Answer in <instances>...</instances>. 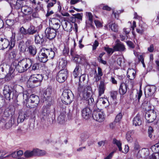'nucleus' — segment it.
<instances>
[{"mask_svg":"<svg viewBox=\"0 0 159 159\" xmlns=\"http://www.w3.org/2000/svg\"><path fill=\"white\" fill-rule=\"evenodd\" d=\"M80 92V96L83 100H86L89 105L94 103L91 87L90 86L86 87L80 86L78 88Z\"/></svg>","mask_w":159,"mask_h":159,"instance_id":"f257e3e1","label":"nucleus"},{"mask_svg":"<svg viewBox=\"0 0 159 159\" xmlns=\"http://www.w3.org/2000/svg\"><path fill=\"white\" fill-rule=\"evenodd\" d=\"M43 79L41 74L32 75L27 82V85L30 88H34L40 85Z\"/></svg>","mask_w":159,"mask_h":159,"instance_id":"f03ea898","label":"nucleus"},{"mask_svg":"<svg viewBox=\"0 0 159 159\" xmlns=\"http://www.w3.org/2000/svg\"><path fill=\"white\" fill-rule=\"evenodd\" d=\"M16 40L15 35H12L11 37L10 42L6 38L0 39V44L2 46L1 48L4 49L9 47V50H11L15 46Z\"/></svg>","mask_w":159,"mask_h":159,"instance_id":"7ed1b4c3","label":"nucleus"},{"mask_svg":"<svg viewBox=\"0 0 159 159\" xmlns=\"http://www.w3.org/2000/svg\"><path fill=\"white\" fill-rule=\"evenodd\" d=\"M32 60L28 58L25 60H23L19 61L16 68L19 73L23 72L31 67Z\"/></svg>","mask_w":159,"mask_h":159,"instance_id":"20e7f679","label":"nucleus"},{"mask_svg":"<svg viewBox=\"0 0 159 159\" xmlns=\"http://www.w3.org/2000/svg\"><path fill=\"white\" fill-rule=\"evenodd\" d=\"M73 98L74 95L72 93L69 89L64 90L61 97L62 102L66 105L70 104Z\"/></svg>","mask_w":159,"mask_h":159,"instance_id":"39448f33","label":"nucleus"},{"mask_svg":"<svg viewBox=\"0 0 159 159\" xmlns=\"http://www.w3.org/2000/svg\"><path fill=\"white\" fill-rule=\"evenodd\" d=\"M39 102V97L33 94L30 96L26 101V105L30 108H34L37 107Z\"/></svg>","mask_w":159,"mask_h":159,"instance_id":"423d86ee","label":"nucleus"},{"mask_svg":"<svg viewBox=\"0 0 159 159\" xmlns=\"http://www.w3.org/2000/svg\"><path fill=\"white\" fill-rule=\"evenodd\" d=\"M157 116L156 112L152 110L147 112L145 114V118L148 123H152L156 119Z\"/></svg>","mask_w":159,"mask_h":159,"instance_id":"0eeeda50","label":"nucleus"},{"mask_svg":"<svg viewBox=\"0 0 159 159\" xmlns=\"http://www.w3.org/2000/svg\"><path fill=\"white\" fill-rule=\"evenodd\" d=\"M67 71L66 69L60 70L58 73L56 79L59 83H61L65 81L67 78Z\"/></svg>","mask_w":159,"mask_h":159,"instance_id":"6e6552de","label":"nucleus"},{"mask_svg":"<svg viewBox=\"0 0 159 159\" xmlns=\"http://www.w3.org/2000/svg\"><path fill=\"white\" fill-rule=\"evenodd\" d=\"M57 30L51 27L47 28L45 33L47 38L50 40L54 39L57 35Z\"/></svg>","mask_w":159,"mask_h":159,"instance_id":"1a4fd4ad","label":"nucleus"},{"mask_svg":"<svg viewBox=\"0 0 159 159\" xmlns=\"http://www.w3.org/2000/svg\"><path fill=\"white\" fill-rule=\"evenodd\" d=\"M12 9H19L22 7V2L20 0H7Z\"/></svg>","mask_w":159,"mask_h":159,"instance_id":"9d476101","label":"nucleus"},{"mask_svg":"<svg viewBox=\"0 0 159 159\" xmlns=\"http://www.w3.org/2000/svg\"><path fill=\"white\" fill-rule=\"evenodd\" d=\"M93 117L94 120L99 122H102L105 120L104 113L101 111H94L93 114Z\"/></svg>","mask_w":159,"mask_h":159,"instance_id":"9b49d317","label":"nucleus"},{"mask_svg":"<svg viewBox=\"0 0 159 159\" xmlns=\"http://www.w3.org/2000/svg\"><path fill=\"white\" fill-rule=\"evenodd\" d=\"M156 90V87L153 85L146 86L145 88V94L146 97L153 95Z\"/></svg>","mask_w":159,"mask_h":159,"instance_id":"f8f14e48","label":"nucleus"},{"mask_svg":"<svg viewBox=\"0 0 159 159\" xmlns=\"http://www.w3.org/2000/svg\"><path fill=\"white\" fill-rule=\"evenodd\" d=\"M62 26L65 31L70 32L73 28L74 22L64 20L62 22Z\"/></svg>","mask_w":159,"mask_h":159,"instance_id":"ddd939ff","label":"nucleus"},{"mask_svg":"<svg viewBox=\"0 0 159 159\" xmlns=\"http://www.w3.org/2000/svg\"><path fill=\"white\" fill-rule=\"evenodd\" d=\"M3 93L5 98L7 100H10L13 97V94H11L12 91L9 87L7 85L4 86L3 89Z\"/></svg>","mask_w":159,"mask_h":159,"instance_id":"4468645a","label":"nucleus"},{"mask_svg":"<svg viewBox=\"0 0 159 159\" xmlns=\"http://www.w3.org/2000/svg\"><path fill=\"white\" fill-rule=\"evenodd\" d=\"M30 116V111L28 110L25 111L23 114L21 113L19 114L17 119V124L23 122L26 118L29 117Z\"/></svg>","mask_w":159,"mask_h":159,"instance_id":"2eb2a0df","label":"nucleus"},{"mask_svg":"<svg viewBox=\"0 0 159 159\" xmlns=\"http://www.w3.org/2000/svg\"><path fill=\"white\" fill-rule=\"evenodd\" d=\"M51 105V101H49L48 104L43 107L41 113L43 116H47L49 115L50 112V107Z\"/></svg>","mask_w":159,"mask_h":159,"instance_id":"dca6fc26","label":"nucleus"},{"mask_svg":"<svg viewBox=\"0 0 159 159\" xmlns=\"http://www.w3.org/2000/svg\"><path fill=\"white\" fill-rule=\"evenodd\" d=\"M38 58L39 61L43 63L47 62L49 59L48 56L43 51V48L41 50V51L39 53Z\"/></svg>","mask_w":159,"mask_h":159,"instance_id":"f3484780","label":"nucleus"},{"mask_svg":"<svg viewBox=\"0 0 159 159\" xmlns=\"http://www.w3.org/2000/svg\"><path fill=\"white\" fill-rule=\"evenodd\" d=\"M15 111V109L13 107L10 106L5 110L3 113L4 116L6 117L12 116L14 114Z\"/></svg>","mask_w":159,"mask_h":159,"instance_id":"a211bd4d","label":"nucleus"},{"mask_svg":"<svg viewBox=\"0 0 159 159\" xmlns=\"http://www.w3.org/2000/svg\"><path fill=\"white\" fill-rule=\"evenodd\" d=\"M34 42L35 43L42 44L44 41V35L42 34H38L34 36Z\"/></svg>","mask_w":159,"mask_h":159,"instance_id":"6ab92c4d","label":"nucleus"},{"mask_svg":"<svg viewBox=\"0 0 159 159\" xmlns=\"http://www.w3.org/2000/svg\"><path fill=\"white\" fill-rule=\"evenodd\" d=\"M115 51L124 52L126 49L125 45L120 42H118L113 47Z\"/></svg>","mask_w":159,"mask_h":159,"instance_id":"aec40b11","label":"nucleus"},{"mask_svg":"<svg viewBox=\"0 0 159 159\" xmlns=\"http://www.w3.org/2000/svg\"><path fill=\"white\" fill-rule=\"evenodd\" d=\"M128 89V86L127 84L124 83H121L120 86L119 92L120 94L123 95L127 92Z\"/></svg>","mask_w":159,"mask_h":159,"instance_id":"412c9836","label":"nucleus"},{"mask_svg":"<svg viewBox=\"0 0 159 159\" xmlns=\"http://www.w3.org/2000/svg\"><path fill=\"white\" fill-rule=\"evenodd\" d=\"M46 54L48 56V59H52L55 55V52L52 49H48L45 48H43Z\"/></svg>","mask_w":159,"mask_h":159,"instance_id":"4be33fe9","label":"nucleus"},{"mask_svg":"<svg viewBox=\"0 0 159 159\" xmlns=\"http://www.w3.org/2000/svg\"><path fill=\"white\" fill-rule=\"evenodd\" d=\"M81 112L82 117L84 119H87L89 118L91 111L89 108L86 107L82 110Z\"/></svg>","mask_w":159,"mask_h":159,"instance_id":"5701e85b","label":"nucleus"},{"mask_svg":"<svg viewBox=\"0 0 159 159\" xmlns=\"http://www.w3.org/2000/svg\"><path fill=\"white\" fill-rule=\"evenodd\" d=\"M21 11L25 15H29L32 13L33 9L31 7L25 5L22 7Z\"/></svg>","mask_w":159,"mask_h":159,"instance_id":"b1692460","label":"nucleus"},{"mask_svg":"<svg viewBox=\"0 0 159 159\" xmlns=\"http://www.w3.org/2000/svg\"><path fill=\"white\" fill-rule=\"evenodd\" d=\"M27 51L31 56H34L37 52V49L34 46L30 45L27 47Z\"/></svg>","mask_w":159,"mask_h":159,"instance_id":"393cba45","label":"nucleus"},{"mask_svg":"<svg viewBox=\"0 0 159 159\" xmlns=\"http://www.w3.org/2000/svg\"><path fill=\"white\" fill-rule=\"evenodd\" d=\"M135 71L134 69L129 68L127 72V77L130 80H133L135 77Z\"/></svg>","mask_w":159,"mask_h":159,"instance_id":"a878e982","label":"nucleus"},{"mask_svg":"<svg viewBox=\"0 0 159 159\" xmlns=\"http://www.w3.org/2000/svg\"><path fill=\"white\" fill-rule=\"evenodd\" d=\"M133 124L135 126H139L142 124V121L139 115H137L134 118Z\"/></svg>","mask_w":159,"mask_h":159,"instance_id":"bb28decb","label":"nucleus"},{"mask_svg":"<svg viewBox=\"0 0 159 159\" xmlns=\"http://www.w3.org/2000/svg\"><path fill=\"white\" fill-rule=\"evenodd\" d=\"M134 133V131L133 130L128 131L126 135V139L127 142L129 143H131L133 141V135Z\"/></svg>","mask_w":159,"mask_h":159,"instance_id":"cd10ccee","label":"nucleus"},{"mask_svg":"<svg viewBox=\"0 0 159 159\" xmlns=\"http://www.w3.org/2000/svg\"><path fill=\"white\" fill-rule=\"evenodd\" d=\"M27 42L25 43L23 41H20L19 44V49L20 51L22 52H25L28 47L27 45Z\"/></svg>","mask_w":159,"mask_h":159,"instance_id":"c85d7f7f","label":"nucleus"},{"mask_svg":"<svg viewBox=\"0 0 159 159\" xmlns=\"http://www.w3.org/2000/svg\"><path fill=\"white\" fill-rule=\"evenodd\" d=\"M66 112L64 111L61 113L57 118V121L60 124H63L65 123Z\"/></svg>","mask_w":159,"mask_h":159,"instance_id":"c756f323","label":"nucleus"},{"mask_svg":"<svg viewBox=\"0 0 159 159\" xmlns=\"http://www.w3.org/2000/svg\"><path fill=\"white\" fill-rule=\"evenodd\" d=\"M96 71H95V73L96 74V75L94 76V78H95L96 81L97 82L100 80L101 77L103 75V73L102 69L100 67H98V74H96Z\"/></svg>","mask_w":159,"mask_h":159,"instance_id":"7c9ffc66","label":"nucleus"},{"mask_svg":"<svg viewBox=\"0 0 159 159\" xmlns=\"http://www.w3.org/2000/svg\"><path fill=\"white\" fill-rule=\"evenodd\" d=\"M37 29L33 26H30L27 29L28 34L33 35L37 32Z\"/></svg>","mask_w":159,"mask_h":159,"instance_id":"2f4dec72","label":"nucleus"},{"mask_svg":"<svg viewBox=\"0 0 159 159\" xmlns=\"http://www.w3.org/2000/svg\"><path fill=\"white\" fill-rule=\"evenodd\" d=\"M70 54L73 58L74 60L76 62L80 63V55L76 54L73 50L71 49L70 51Z\"/></svg>","mask_w":159,"mask_h":159,"instance_id":"473e14b6","label":"nucleus"},{"mask_svg":"<svg viewBox=\"0 0 159 159\" xmlns=\"http://www.w3.org/2000/svg\"><path fill=\"white\" fill-rule=\"evenodd\" d=\"M24 156L26 157H30L36 156L35 149L32 151H27L24 153Z\"/></svg>","mask_w":159,"mask_h":159,"instance_id":"72a5a7b5","label":"nucleus"},{"mask_svg":"<svg viewBox=\"0 0 159 159\" xmlns=\"http://www.w3.org/2000/svg\"><path fill=\"white\" fill-rule=\"evenodd\" d=\"M105 84L103 81H101L99 87V95L100 96L104 93L105 90Z\"/></svg>","mask_w":159,"mask_h":159,"instance_id":"f704fd0d","label":"nucleus"},{"mask_svg":"<svg viewBox=\"0 0 159 159\" xmlns=\"http://www.w3.org/2000/svg\"><path fill=\"white\" fill-rule=\"evenodd\" d=\"M81 69L79 66H76L73 72V75L75 78H76L81 73Z\"/></svg>","mask_w":159,"mask_h":159,"instance_id":"c9c22d12","label":"nucleus"},{"mask_svg":"<svg viewBox=\"0 0 159 159\" xmlns=\"http://www.w3.org/2000/svg\"><path fill=\"white\" fill-rule=\"evenodd\" d=\"M108 27L111 28V30L114 32H117L118 30V25L112 23L111 24H108Z\"/></svg>","mask_w":159,"mask_h":159,"instance_id":"e433bc0d","label":"nucleus"},{"mask_svg":"<svg viewBox=\"0 0 159 159\" xmlns=\"http://www.w3.org/2000/svg\"><path fill=\"white\" fill-rule=\"evenodd\" d=\"M113 143L114 144L116 145L118 148L119 151H122L121 143L120 140H117L116 139H113Z\"/></svg>","mask_w":159,"mask_h":159,"instance_id":"4c0bfd02","label":"nucleus"},{"mask_svg":"<svg viewBox=\"0 0 159 159\" xmlns=\"http://www.w3.org/2000/svg\"><path fill=\"white\" fill-rule=\"evenodd\" d=\"M36 156H43L45 155L46 152L44 150H40L38 149H35Z\"/></svg>","mask_w":159,"mask_h":159,"instance_id":"58836bf2","label":"nucleus"},{"mask_svg":"<svg viewBox=\"0 0 159 159\" xmlns=\"http://www.w3.org/2000/svg\"><path fill=\"white\" fill-rule=\"evenodd\" d=\"M85 76L86 75L85 74H82L80 76L79 79V87H80V86H84V85H83L82 83L84 80H85Z\"/></svg>","mask_w":159,"mask_h":159,"instance_id":"ea45409f","label":"nucleus"},{"mask_svg":"<svg viewBox=\"0 0 159 159\" xmlns=\"http://www.w3.org/2000/svg\"><path fill=\"white\" fill-rule=\"evenodd\" d=\"M151 149L153 152L159 153V143H157L152 146Z\"/></svg>","mask_w":159,"mask_h":159,"instance_id":"a19ab883","label":"nucleus"},{"mask_svg":"<svg viewBox=\"0 0 159 159\" xmlns=\"http://www.w3.org/2000/svg\"><path fill=\"white\" fill-rule=\"evenodd\" d=\"M146 159H159V153H153Z\"/></svg>","mask_w":159,"mask_h":159,"instance_id":"79ce46f5","label":"nucleus"},{"mask_svg":"<svg viewBox=\"0 0 159 159\" xmlns=\"http://www.w3.org/2000/svg\"><path fill=\"white\" fill-rule=\"evenodd\" d=\"M67 64L66 61L64 59H61L59 63L60 67H61L62 69H64Z\"/></svg>","mask_w":159,"mask_h":159,"instance_id":"37998d69","label":"nucleus"},{"mask_svg":"<svg viewBox=\"0 0 159 159\" xmlns=\"http://www.w3.org/2000/svg\"><path fill=\"white\" fill-rule=\"evenodd\" d=\"M33 62V61H32V63ZM32 69L31 71H35L39 69V64L38 63H35L32 64Z\"/></svg>","mask_w":159,"mask_h":159,"instance_id":"c03bdc74","label":"nucleus"},{"mask_svg":"<svg viewBox=\"0 0 159 159\" xmlns=\"http://www.w3.org/2000/svg\"><path fill=\"white\" fill-rule=\"evenodd\" d=\"M117 94V91H112L110 93L111 97L113 99H116Z\"/></svg>","mask_w":159,"mask_h":159,"instance_id":"a18cd8bd","label":"nucleus"},{"mask_svg":"<svg viewBox=\"0 0 159 159\" xmlns=\"http://www.w3.org/2000/svg\"><path fill=\"white\" fill-rule=\"evenodd\" d=\"M6 24L9 26H12L14 23V21L13 19H8L6 21Z\"/></svg>","mask_w":159,"mask_h":159,"instance_id":"49530a36","label":"nucleus"},{"mask_svg":"<svg viewBox=\"0 0 159 159\" xmlns=\"http://www.w3.org/2000/svg\"><path fill=\"white\" fill-rule=\"evenodd\" d=\"M124 59L123 57H120L118 58L117 60V62L119 65L121 66L122 64H123L124 61Z\"/></svg>","mask_w":159,"mask_h":159,"instance_id":"de8ad7c7","label":"nucleus"},{"mask_svg":"<svg viewBox=\"0 0 159 159\" xmlns=\"http://www.w3.org/2000/svg\"><path fill=\"white\" fill-rule=\"evenodd\" d=\"M122 117V115L121 112L119 113L116 116L115 119V121L117 122L120 121Z\"/></svg>","mask_w":159,"mask_h":159,"instance_id":"09e8293b","label":"nucleus"},{"mask_svg":"<svg viewBox=\"0 0 159 159\" xmlns=\"http://www.w3.org/2000/svg\"><path fill=\"white\" fill-rule=\"evenodd\" d=\"M17 50L16 49H13L10 53V55L11 58H14L16 57Z\"/></svg>","mask_w":159,"mask_h":159,"instance_id":"8fccbe9b","label":"nucleus"},{"mask_svg":"<svg viewBox=\"0 0 159 159\" xmlns=\"http://www.w3.org/2000/svg\"><path fill=\"white\" fill-rule=\"evenodd\" d=\"M50 23L52 25L55 24L57 23H60V21L57 19L52 18L50 20Z\"/></svg>","mask_w":159,"mask_h":159,"instance_id":"3c124183","label":"nucleus"},{"mask_svg":"<svg viewBox=\"0 0 159 159\" xmlns=\"http://www.w3.org/2000/svg\"><path fill=\"white\" fill-rule=\"evenodd\" d=\"M43 95L46 99H47V98L50 97V93L49 91V89H47L44 91Z\"/></svg>","mask_w":159,"mask_h":159,"instance_id":"603ef678","label":"nucleus"},{"mask_svg":"<svg viewBox=\"0 0 159 159\" xmlns=\"http://www.w3.org/2000/svg\"><path fill=\"white\" fill-rule=\"evenodd\" d=\"M23 99L27 101V100H28V98L29 95L28 92L26 90L24 91L23 92Z\"/></svg>","mask_w":159,"mask_h":159,"instance_id":"864d4df0","label":"nucleus"},{"mask_svg":"<svg viewBox=\"0 0 159 159\" xmlns=\"http://www.w3.org/2000/svg\"><path fill=\"white\" fill-rule=\"evenodd\" d=\"M142 95V92L141 90H140L139 91H138L136 95V100L138 99V101H139V100L141 97Z\"/></svg>","mask_w":159,"mask_h":159,"instance_id":"5fc2aeb1","label":"nucleus"},{"mask_svg":"<svg viewBox=\"0 0 159 159\" xmlns=\"http://www.w3.org/2000/svg\"><path fill=\"white\" fill-rule=\"evenodd\" d=\"M149 102H148V100L145 99L142 103V106L144 107L146 110H149V108H148V105Z\"/></svg>","mask_w":159,"mask_h":159,"instance_id":"6e6d98bb","label":"nucleus"},{"mask_svg":"<svg viewBox=\"0 0 159 159\" xmlns=\"http://www.w3.org/2000/svg\"><path fill=\"white\" fill-rule=\"evenodd\" d=\"M149 102H148V100L145 99L142 103V106L144 107L146 110H149V108H148V105Z\"/></svg>","mask_w":159,"mask_h":159,"instance_id":"4d7b16f0","label":"nucleus"},{"mask_svg":"<svg viewBox=\"0 0 159 159\" xmlns=\"http://www.w3.org/2000/svg\"><path fill=\"white\" fill-rule=\"evenodd\" d=\"M14 71V70L11 67L10 68L8 74H7V73H4V76H7V77H9V76H11V75L13 74Z\"/></svg>","mask_w":159,"mask_h":159,"instance_id":"13d9d810","label":"nucleus"},{"mask_svg":"<svg viewBox=\"0 0 159 159\" xmlns=\"http://www.w3.org/2000/svg\"><path fill=\"white\" fill-rule=\"evenodd\" d=\"M153 132V128L149 126L148 127V136L150 138H151L152 137V134Z\"/></svg>","mask_w":159,"mask_h":159,"instance_id":"bf43d9fd","label":"nucleus"},{"mask_svg":"<svg viewBox=\"0 0 159 159\" xmlns=\"http://www.w3.org/2000/svg\"><path fill=\"white\" fill-rule=\"evenodd\" d=\"M20 33L22 34H28L27 30L25 29L23 27H21L20 29Z\"/></svg>","mask_w":159,"mask_h":159,"instance_id":"052dcab7","label":"nucleus"},{"mask_svg":"<svg viewBox=\"0 0 159 159\" xmlns=\"http://www.w3.org/2000/svg\"><path fill=\"white\" fill-rule=\"evenodd\" d=\"M105 50L107 52L108 54H112L114 51V49H113L108 47H105Z\"/></svg>","mask_w":159,"mask_h":159,"instance_id":"680f3d73","label":"nucleus"},{"mask_svg":"<svg viewBox=\"0 0 159 159\" xmlns=\"http://www.w3.org/2000/svg\"><path fill=\"white\" fill-rule=\"evenodd\" d=\"M138 59L140 61H141L144 67H145V65L144 63V58L143 56L141 55L138 57Z\"/></svg>","mask_w":159,"mask_h":159,"instance_id":"e2e57ef3","label":"nucleus"},{"mask_svg":"<svg viewBox=\"0 0 159 159\" xmlns=\"http://www.w3.org/2000/svg\"><path fill=\"white\" fill-rule=\"evenodd\" d=\"M87 15L89 17V20L90 23L91 24H92L93 23V16L92 14L90 12H87L86 13Z\"/></svg>","mask_w":159,"mask_h":159,"instance_id":"0e129e2a","label":"nucleus"},{"mask_svg":"<svg viewBox=\"0 0 159 159\" xmlns=\"http://www.w3.org/2000/svg\"><path fill=\"white\" fill-rule=\"evenodd\" d=\"M60 23H56L55 24H54L52 25V28H53L54 29H55V30H57L60 27Z\"/></svg>","mask_w":159,"mask_h":159,"instance_id":"69168bd1","label":"nucleus"},{"mask_svg":"<svg viewBox=\"0 0 159 159\" xmlns=\"http://www.w3.org/2000/svg\"><path fill=\"white\" fill-rule=\"evenodd\" d=\"M148 50L149 52H153L154 50V45L153 44H151L149 47L148 48Z\"/></svg>","mask_w":159,"mask_h":159,"instance_id":"338daca9","label":"nucleus"},{"mask_svg":"<svg viewBox=\"0 0 159 159\" xmlns=\"http://www.w3.org/2000/svg\"><path fill=\"white\" fill-rule=\"evenodd\" d=\"M141 154H143L144 156H146L148 155V152L147 149H143L141 151Z\"/></svg>","mask_w":159,"mask_h":159,"instance_id":"774afa93","label":"nucleus"}]
</instances>
